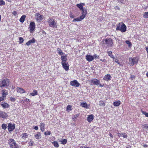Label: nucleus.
<instances>
[{"mask_svg":"<svg viewBox=\"0 0 148 148\" xmlns=\"http://www.w3.org/2000/svg\"><path fill=\"white\" fill-rule=\"evenodd\" d=\"M57 51H58V53L60 55L62 56L63 54V53L62 52V51L61 50V49L60 48H58L57 49Z\"/></svg>","mask_w":148,"mask_h":148,"instance_id":"nucleus-30","label":"nucleus"},{"mask_svg":"<svg viewBox=\"0 0 148 148\" xmlns=\"http://www.w3.org/2000/svg\"><path fill=\"white\" fill-rule=\"evenodd\" d=\"M146 51H147V53H148V47H146Z\"/></svg>","mask_w":148,"mask_h":148,"instance_id":"nucleus-63","label":"nucleus"},{"mask_svg":"<svg viewBox=\"0 0 148 148\" xmlns=\"http://www.w3.org/2000/svg\"><path fill=\"white\" fill-rule=\"evenodd\" d=\"M36 40L34 38H33L32 39L28 41V46H29L32 43H35L36 42Z\"/></svg>","mask_w":148,"mask_h":148,"instance_id":"nucleus-26","label":"nucleus"},{"mask_svg":"<svg viewBox=\"0 0 148 148\" xmlns=\"http://www.w3.org/2000/svg\"><path fill=\"white\" fill-rule=\"evenodd\" d=\"M113 60L114 61L116 62L118 64H120V63L119 62V60H117V59L115 58H114Z\"/></svg>","mask_w":148,"mask_h":148,"instance_id":"nucleus-45","label":"nucleus"},{"mask_svg":"<svg viewBox=\"0 0 148 148\" xmlns=\"http://www.w3.org/2000/svg\"><path fill=\"white\" fill-rule=\"evenodd\" d=\"M100 60L103 62H105L106 61V60L104 59H101Z\"/></svg>","mask_w":148,"mask_h":148,"instance_id":"nucleus-60","label":"nucleus"},{"mask_svg":"<svg viewBox=\"0 0 148 148\" xmlns=\"http://www.w3.org/2000/svg\"><path fill=\"white\" fill-rule=\"evenodd\" d=\"M141 112L143 114H144L146 116L148 117V113H147L145 111H142Z\"/></svg>","mask_w":148,"mask_h":148,"instance_id":"nucleus-40","label":"nucleus"},{"mask_svg":"<svg viewBox=\"0 0 148 148\" xmlns=\"http://www.w3.org/2000/svg\"><path fill=\"white\" fill-rule=\"evenodd\" d=\"M15 128V125L14 124L10 123L8 124V128L9 132L12 131Z\"/></svg>","mask_w":148,"mask_h":148,"instance_id":"nucleus-8","label":"nucleus"},{"mask_svg":"<svg viewBox=\"0 0 148 148\" xmlns=\"http://www.w3.org/2000/svg\"><path fill=\"white\" fill-rule=\"evenodd\" d=\"M67 142V140L66 139H63L61 141L63 145L66 144Z\"/></svg>","mask_w":148,"mask_h":148,"instance_id":"nucleus-36","label":"nucleus"},{"mask_svg":"<svg viewBox=\"0 0 148 148\" xmlns=\"http://www.w3.org/2000/svg\"><path fill=\"white\" fill-rule=\"evenodd\" d=\"M1 106L4 108H8L9 107L10 105L7 103L4 102L1 104Z\"/></svg>","mask_w":148,"mask_h":148,"instance_id":"nucleus-17","label":"nucleus"},{"mask_svg":"<svg viewBox=\"0 0 148 148\" xmlns=\"http://www.w3.org/2000/svg\"><path fill=\"white\" fill-rule=\"evenodd\" d=\"M86 58L88 61L90 62L93 60L94 57L92 55H88L86 56Z\"/></svg>","mask_w":148,"mask_h":148,"instance_id":"nucleus-14","label":"nucleus"},{"mask_svg":"<svg viewBox=\"0 0 148 148\" xmlns=\"http://www.w3.org/2000/svg\"><path fill=\"white\" fill-rule=\"evenodd\" d=\"M16 89L17 90V92L18 93H23L25 92V90L22 88L17 87Z\"/></svg>","mask_w":148,"mask_h":148,"instance_id":"nucleus-16","label":"nucleus"},{"mask_svg":"<svg viewBox=\"0 0 148 148\" xmlns=\"http://www.w3.org/2000/svg\"><path fill=\"white\" fill-rule=\"evenodd\" d=\"M77 6L81 10L84 9L82 5V3L80 4H77Z\"/></svg>","mask_w":148,"mask_h":148,"instance_id":"nucleus-31","label":"nucleus"},{"mask_svg":"<svg viewBox=\"0 0 148 148\" xmlns=\"http://www.w3.org/2000/svg\"><path fill=\"white\" fill-rule=\"evenodd\" d=\"M71 105H69L66 108V110L67 111L69 110L70 111L71 110Z\"/></svg>","mask_w":148,"mask_h":148,"instance_id":"nucleus-44","label":"nucleus"},{"mask_svg":"<svg viewBox=\"0 0 148 148\" xmlns=\"http://www.w3.org/2000/svg\"><path fill=\"white\" fill-rule=\"evenodd\" d=\"M70 17L72 18H74V16L72 14H70Z\"/></svg>","mask_w":148,"mask_h":148,"instance_id":"nucleus-61","label":"nucleus"},{"mask_svg":"<svg viewBox=\"0 0 148 148\" xmlns=\"http://www.w3.org/2000/svg\"><path fill=\"white\" fill-rule=\"evenodd\" d=\"M10 81L9 79H4L0 81V87L8 88L10 85Z\"/></svg>","mask_w":148,"mask_h":148,"instance_id":"nucleus-1","label":"nucleus"},{"mask_svg":"<svg viewBox=\"0 0 148 148\" xmlns=\"http://www.w3.org/2000/svg\"><path fill=\"white\" fill-rule=\"evenodd\" d=\"M108 55L109 56H110L111 58H114V56L112 54V52L111 51H108Z\"/></svg>","mask_w":148,"mask_h":148,"instance_id":"nucleus-33","label":"nucleus"},{"mask_svg":"<svg viewBox=\"0 0 148 148\" xmlns=\"http://www.w3.org/2000/svg\"><path fill=\"white\" fill-rule=\"evenodd\" d=\"M35 28V25L34 22H31L29 25V31L31 33L33 32Z\"/></svg>","mask_w":148,"mask_h":148,"instance_id":"nucleus-7","label":"nucleus"},{"mask_svg":"<svg viewBox=\"0 0 148 148\" xmlns=\"http://www.w3.org/2000/svg\"><path fill=\"white\" fill-rule=\"evenodd\" d=\"M80 105L82 107L85 108H89V106L88 105L87 103L86 102L82 103Z\"/></svg>","mask_w":148,"mask_h":148,"instance_id":"nucleus-22","label":"nucleus"},{"mask_svg":"<svg viewBox=\"0 0 148 148\" xmlns=\"http://www.w3.org/2000/svg\"><path fill=\"white\" fill-rule=\"evenodd\" d=\"M109 135L112 138H113V136L111 134V133H110L109 134Z\"/></svg>","mask_w":148,"mask_h":148,"instance_id":"nucleus-59","label":"nucleus"},{"mask_svg":"<svg viewBox=\"0 0 148 148\" xmlns=\"http://www.w3.org/2000/svg\"><path fill=\"white\" fill-rule=\"evenodd\" d=\"M21 136L22 139H25L27 137L28 135L27 133H24L22 134Z\"/></svg>","mask_w":148,"mask_h":148,"instance_id":"nucleus-28","label":"nucleus"},{"mask_svg":"<svg viewBox=\"0 0 148 148\" xmlns=\"http://www.w3.org/2000/svg\"><path fill=\"white\" fill-rule=\"evenodd\" d=\"M118 136H119V137H120L122 136V134H120V133H118Z\"/></svg>","mask_w":148,"mask_h":148,"instance_id":"nucleus-58","label":"nucleus"},{"mask_svg":"<svg viewBox=\"0 0 148 148\" xmlns=\"http://www.w3.org/2000/svg\"><path fill=\"white\" fill-rule=\"evenodd\" d=\"M25 17L26 16L25 15H23L20 18L19 21L21 23H23L25 20Z\"/></svg>","mask_w":148,"mask_h":148,"instance_id":"nucleus-25","label":"nucleus"},{"mask_svg":"<svg viewBox=\"0 0 148 148\" xmlns=\"http://www.w3.org/2000/svg\"><path fill=\"white\" fill-rule=\"evenodd\" d=\"M19 42L20 43H21L23 41V38L21 37L19 38Z\"/></svg>","mask_w":148,"mask_h":148,"instance_id":"nucleus-47","label":"nucleus"},{"mask_svg":"<svg viewBox=\"0 0 148 148\" xmlns=\"http://www.w3.org/2000/svg\"><path fill=\"white\" fill-rule=\"evenodd\" d=\"M8 143L11 148H18V145L14 139H10L8 140Z\"/></svg>","mask_w":148,"mask_h":148,"instance_id":"nucleus-4","label":"nucleus"},{"mask_svg":"<svg viewBox=\"0 0 148 148\" xmlns=\"http://www.w3.org/2000/svg\"><path fill=\"white\" fill-rule=\"evenodd\" d=\"M121 102L119 101L114 102L113 104L114 106H118L120 105L121 103Z\"/></svg>","mask_w":148,"mask_h":148,"instance_id":"nucleus-24","label":"nucleus"},{"mask_svg":"<svg viewBox=\"0 0 148 148\" xmlns=\"http://www.w3.org/2000/svg\"><path fill=\"white\" fill-rule=\"evenodd\" d=\"M48 24L50 27H53L55 28L57 27L56 23L53 19L50 18L49 19Z\"/></svg>","mask_w":148,"mask_h":148,"instance_id":"nucleus-5","label":"nucleus"},{"mask_svg":"<svg viewBox=\"0 0 148 148\" xmlns=\"http://www.w3.org/2000/svg\"><path fill=\"white\" fill-rule=\"evenodd\" d=\"M142 127L143 128H144L145 129H147V130H148V126L147 124H144V125H143Z\"/></svg>","mask_w":148,"mask_h":148,"instance_id":"nucleus-38","label":"nucleus"},{"mask_svg":"<svg viewBox=\"0 0 148 148\" xmlns=\"http://www.w3.org/2000/svg\"><path fill=\"white\" fill-rule=\"evenodd\" d=\"M34 136L36 139H39L41 138V133L40 132H37V134L34 135Z\"/></svg>","mask_w":148,"mask_h":148,"instance_id":"nucleus-23","label":"nucleus"},{"mask_svg":"<svg viewBox=\"0 0 148 148\" xmlns=\"http://www.w3.org/2000/svg\"><path fill=\"white\" fill-rule=\"evenodd\" d=\"M70 84L72 86H73L75 87H77L79 86L80 84L76 80H74L71 81L70 82Z\"/></svg>","mask_w":148,"mask_h":148,"instance_id":"nucleus-11","label":"nucleus"},{"mask_svg":"<svg viewBox=\"0 0 148 148\" xmlns=\"http://www.w3.org/2000/svg\"><path fill=\"white\" fill-rule=\"evenodd\" d=\"M35 16H36V20L38 22H40L43 19V16L39 13H36Z\"/></svg>","mask_w":148,"mask_h":148,"instance_id":"nucleus-9","label":"nucleus"},{"mask_svg":"<svg viewBox=\"0 0 148 148\" xmlns=\"http://www.w3.org/2000/svg\"><path fill=\"white\" fill-rule=\"evenodd\" d=\"M10 99L12 101H14L15 100V99L14 97H10Z\"/></svg>","mask_w":148,"mask_h":148,"instance_id":"nucleus-51","label":"nucleus"},{"mask_svg":"<svg viewBox=\"0 0 148 148\" xmlns=\"http://www.w3.org/2000/svg\"><path fill=\"white\" fill-rule=\"evenodd\" d=\"M128 0H118V2H119L122 3H124V2L128 1Z\"/></svg>","mask_w":148,"mask_h":148,"instance_id":"nucleus-46","label":"nucleus"},{"mask_svg":"<svg viewBox=\"0 0 148 148\" xmlns=\"http://www.w3.org/2000/svg\"><path fill=\"white\" fill-rule=\"evenodd\" d=\"M5 2L3 0H0V5H3L5 4Z\"/></svg>","mask_w":148,"mask_h":148,"instance_id":"nucleus-43","label":"nucleus"},{"mask_svg":"<svg viewBox=\"0 0 148 148\" xmlns=\"http://www.w3.org/2000/svg\"><path fill=\"white\" fill-rule=\"evenodd\" d=\"M111 77L110 75L107 74L105 75V77L103 78L105 80L107 81L110 80L111 79Z\"/></svg>","mask_w":148,"mask_h":148,"instance_id":"nucleus-20","label":"nucleus"},{"mask_svg":"<svg viewBox=\"0 0 148 148\" xmlns=\"http://www.w3.org/2000/svg\"><path fill=\"white\" fill-rule=\"evenodd\" d=\"M93 119V115L91 114L88 116L87 118V120L88 122H90Z\"/></svg>","mask_w":148,"mask_h":148,"instance_id":"nucleus-19","label":"nucleus"},{"mask_svg":"<svg viewBox=\"0 0 148 148\" xmlns=\"http://www.w3.org/2000/svg\"><path fill=\"white\" fill-rule=\"evenodd\" d=\"M37 94V91L36 90H34L32 93H30V95L32 96H35Z\"/></svg>","mask_w":148,"mask_h":148,"instance_id":"nucleus-32","label":"nucleus"},{"mask_svg":"<svg viewBox=\"0 0 148 148\" xmlns=\"http://www.w3.org/2000/svg\"><path fill=\"white\" fill-rule=\"evenodd\" d=\"M52 144L56 147H58L59 146L58 142L57 141H54L53 142H52Z\"/></svg>","mask_w":148,"mask_h":148,"instance_id":"nucleus-29","label":"nucleus"},{"mask_svg":"<svg viewBox=\"0 0 148 148\" xmlns=\"http://www.w3.org/2000/svg\"><path fill=\"white\" fill-rule=\"evenodd\" d=\"M4 99L2 96L0 97V101L4 100Z\"/></svg>","mask_w":148,"mask_h":148,"instance_id":"nucleus-55","label":"nucleus"},{"mask_svg":"<svg viewBox=\"0 0 148 148\" xmlns=\"http://www.w3.org/2000/svg\"><path fill=\"white\" fill-rule=\"evenodd\" d=\"M121 23H119V24L116 25V30H119L120 31L122 32H125L126 30V27L124 23L121 25L120 26V24H121Z\"/></svg>","mask_w":148,"mask_h":148,"instance_id":"nucleus-2","label":"nucleus"},{"mask_svg":"<svg viewBox=\"0 0 148 148\" xmlns=\"http://www.w3.org/2000/svg\"><path fill=\"white\" fill-rule=\"evenodd\" d=\"M12 14L15 16H16L17 15V12H16L14 11L12 12Z\"/></svg>","mask_w":148,"mask_h":148,"instance_id":"nucleus-53","label":"nucleus"},{"mask_svg":"<svg viewBox=\"0 0 148 148\" xmlns=\"http://www.w3.org/2000/svg\"><path fill=\"white\" fill-rule=\"evenodd\" d=\"M7 125L6 124H3L2 125V128L5 130L7 128Z\"/></svg>","mask_w":148,"mask_h":148,"instance_id":"nucleus-35","label":"nucleus"},{"mask_svg":"<svg viewBox=\"0 0 148 148\" xmlns=\"http://www.w3.org/2000/svg\"><path fill=\"white\" fill-rule=\"evenodd\" d=\"M8 116L7 113L4 112L0 111V117L3 119H6Z\"/></svg>","mask_w":148,"mask_h":148,"instance_id":"nucleus-13","label":"nucleus"},{"mask_svg":"<svg viewBox=\"0 0 148 148\" xmlns=\"http://www.w3.org/2000/svg\"><path fill=\"white\" fill-rule=\"evenodd\" d=\"M2 92H4L5 93H6V92H7V93H8V91L7 90H6L5 89H3L2 90Z\"/></svg>","mask_w":148,"mask_h":148,"instance_id":"nucleus-52","label":"nucleus"},{"mask_svg":"<svg viewBox=\"0 0 148 148\" xmlns=\"http://www.w3.org/2000/svg\"><path fill=\"white\" fill-rule=\"evenodd\" d=\"M2 96L5 98V97H6V95H8V93H7V92L5 93L4 92H2Z\"/></svg>","mask_w":148,"mask_h":148,"instance_id":"nucleus-42","label":"nucleus"},{"mask_svg":"<svg viewBox=\"0 0 148 148\" xmlns=\"http://www.w3.org/2000/svg\"><path fill=\"white\" fill-rule=\"evenodd\" d=\"M61 59L63 62H65L67 60V58L66 56H62L61 57Z\"/></svg>","mask_w":148,"mask_h":148,"instance_id":"nucleus-27","label":"nucleus"},{"mask_svg":"<svg viewBox=\"0 0 148 148\" xmlns=\"http://www.w3.org/2000/svg\"><path fill=\"white\" fill-rule=\"evenodd\" d=\"M126 43L128 45L129 47L131 46L132 44L131 42L129 40H126L125 41Z\"/></svg>","mask_w":148,"mask_h":148,"instance_id":"nucleus-37","label":"nucleus"},{"mask_svg":"<svg viewBox=\"0 0 148 148\" xmlns=\"http://www.w3.org/2000/svg\"><path fill=\"white\" fill-rule=\"evenodd\" d=\"M114 8L115 10H120V8H119V7L118 6H116L114 7Z\"/></svg>","mask_w":148,"mask_h":148,"instance_id":"nucleus-54","label":"nucleus"},{"mask_svg":"<svg viewBox=\"0 0 148 148\" xmlns=\"http://www.w3.org/2000/svg\"><path fill=\"white\" fill-rule=\"evenodd\" d=\"M100 82L96 79H93L91 80V85H98L99 84Z\"/></svg>","mask_w":148,"mask_h":148,"instance_id":"nucleus-10","label":"nucleus"},{"mask_svg":"<svg viewBox=\"0 0 148 148\" xmlns=\"http://www.w3.org/2000/svg\"><path fill=\"white\" fill-rule=\"evenodd\" d=\"M84 19V17L83 16H80L79 18H76L73 19V22L75 21H80Z\"/></svg>","mask_w":148,"mask_h":148,"instance_id":"nucleus-18","label":"nucleus"},{"mask_svg":"<svg viewBox=\"0 0 148 148\" xmlns=\"http://www.w3.org/2000/svg\"><path fill=\"white\" fill-rule=\"evenodd\" d=\"M45 126V124L44 123H40V130H41L42 132H43L44 131Z\"/></svg>","mask_w":148,"mask_h":148,"instance_id":"nucleus-21","label":"nucleus"},{"mask_svg":"<svg viewBox=\"0 0 148 148\" xmlns=\"http://www.w3.org/2000/svg\"><path fill=\"white\" fill-rule=\"evenodd\" d=\"M134 78V75H132L131 76V78L133 79Z\"/></svg>","mask_w":148,"mask_h":148,"instance_id":"nucleus-62","label":"nucleus"},{"mask_svg":"<svg viewBox=\"0 0 148 148\" xmlns=\"http://www.w3.org/2000/svg\"><path fill=\"white\" fill-rule=\"evenodd\" d=\"M34 129L36 130H37L38 129V126H35L34 127Z\"/></svg>","mask_w":148,"mask_h":148,"instance_id":"nucleus-57","label":"nucleus"},{"mask_svg":"<svg viewBox=\"0 0 148 148\" xmlns=\"http://www.w3.org/2000/svg\"><path fill=\"white\" fill-rule=\"evenodd\" d=\"M34 144V142L32 141H31L29 143V145L32 146Z\"/></svg>","mask_w":148,"mask_h":148,"instance_id":"nucleus-50","label":"nucleus"},{"mask_svg":"<svg viewBox=\"0 0 148 148\" xmlns=\"http://www.w3.org/2000/svg\"><path fill=\"white\" fill-rule=\"evenodd\" d=\"M146 75L147 77H148V72L146 73Z\"/></svg>","mask_w":148,"mask_h":148,"instance_id":"nucleus-64","label":"nucleus"},{"mask_svg":"<svg viewBox=\"0 0 148 148\" xmlns=\"http://www.w3.org/2000/svg\"><path fill=\"white\" fill-rule=\"evenodd\" d=\"M82 15L81 16H83L84 17V19L87 14L86 9H83L82 10Z\"/></svg>","mask_w":148,"mask_h":148,"instance_id":"nucleus-15","label":"nucleus"},{"mask_svg":"<svg viewBox=\"0 0 148 148\" xmlns=\"http://www.w3.org/2000/svg\"><path fill=\"white\" fill-rule=\"evenodd\" d=\"M62 64L64 69L66 71L69 70V66L68 62H62Z\"/></svg>","mask_w":148,"mask_h":148,"instance_id":"nucleus-12","label":"nucleus"},{"mask_svg":"<svg viewBox=\"0 0 148 148\" xmlns=\"http://www.w3.org/2000/svg\"><path fill=\"white\" fill-rule=\"evenodd\" d=\"M143 17L145 18H147L148 17V12H145L143 15Z\"/></svg>","mask_w":148,"mask_h":148,"instance_id":"nucleus-39","label":"nucleus"},{"mask_svg":"<svg viewBox=\"0 0 148 148\" xmlns=\"http://www.w3.org/2000/svg\"><path fill=\"white\" fill-rule=\"evenodd\" d=\"M99 105L101 106H105V104L104 103L103 101H99Z\"/></svg>","mask_w":148,"mask_h":148,"instance_id":"nucleus-34","label":"nucleus"},{"mask_svg":"<svg viewBox=\"0 0 148 148\" xmlns=\"http://www.w3.org/2000/svg\"><path fill=\"white\" fill-rule=\"evenodd\" d=\"M51 132L50 131H47L45 132L44 134L45 135H50Z\"/></svg>","mask_w":148,"mask_h":148,"instance_id":"nucleus-41","label":"nucleus"},{"mask_svg":"<svg viewBox=\"0 0 148 148\" xmlns=\"http://www.w3.org/2000/svg\"><path fill=\"white\" fill-rule=\"evenodd\" d=\"M122 134L123 137L124 138H127V135L125 133H123Z\"/></svg>","mask_w":148,"mask_h":148,"instance_id":"nucleus-48","label":"nucleus"},{"mask_svg":"<svg viewBox=\"0 0 148 148\" xmlns=\"http://www.w3.org/2000/svg\"><path fill=\"white\" fill-rule=\"evenodd\" d=\"M78 116L77 115H74V117L73 118V120H74L76 118V117H77Z\"/></svg>","mask_w":148,"mask_h":148,"instance_id":"nucleus-56","label":"nucleus"},{"mask_svg":"<svg viewBox=\"0 0 148 148\" xmlns=\"http://www.w3.org/2000/svg\"><path fill=\"white\" fill-rule=\"evenodd\" d=\"M94 57V58L95 59H98L99 58V56H97L96 54H95L93 56Z\"/></svg>","mask_w":148,"mask_h":148,"instance_id":"nucleus-49","label":"nucleus"},{"mask_svg":"<svg viewBox=\"0 0 148 148\" xmlns=\"http://www.w3.org/2000/svg\"><path fill=\"white\" fill-rule=\"evenodd\" d=\"M138 58L137 57H134L133 58H129V64L131 66L134 64H136L138 63Z\"/></svg>","mask_w":148,"mask_h":148,"instance_id":"nucleus-3","label":"nucleus"},{"mask_svg":"<svg viewBox=\"0 0 148 148\" xmlns=\"http://www.w3.org/2000/svg\"><path fill=\"white\" fill-rule=\"evenodd\" d=\"M104 45H107L108 46L112 45L113 42L112 39L110 38L103 39L102 41Z\"/></svg>","mask_w":148,"mask_h":148,"instance_id":"nucleus-6","label":"nucleus"}]
</instances>
